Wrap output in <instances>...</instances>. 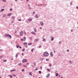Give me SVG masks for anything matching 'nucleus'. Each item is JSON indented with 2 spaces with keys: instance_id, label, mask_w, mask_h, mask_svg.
Instances as JSON below:
<instances>
[{
  "instance_id": "nucleus-1",
  "label": "nucleus",
  "mask_w": 78,
  "mask_h": 78,
  "mask_svg": "<svg viewBox=\"0 0 78 78\" xmlns=\"http://www.w3.org/2000/svg\"><path fill=\"white\" fill-rule=\"evenodd\" d=\"M43 55L44 56H48L49 55V53H48V52H45L44 53Z\"/></svg>"
},
{
  "instance_id": "nucleus-2",
  "label": "nucleus",
  "mask_w": 78,
  "mask_h": 78,
  "mask_svg": "<svg viewBox=\"0 0 78 78\" xmlns=\"http://www.w3.org/2000/svg\"><path fill=\"white\" fill-rule=\"evenodd\" d=\"M4 36L5 37H10V38H12V37L11 36V35L9 34H5L4 35Z\"/></svg>"
},
{
  "instance_id": "nucleus-3",
  "label": "nucleus",
  "mask_w": 78,
  "mask_h": 78,
  "mask_svg": "<svg viewBox=\"0 0 78 78\" xmlns=\"http://www.w3.org/2000/svg\"><path fill=\"white\" fill-rule=\"evenodd\" d=\"M27 59H23V62H27Z\"/></svg>"
},
{
  "instance_id": "nucleus-4",
  "label": "nucleus",
  "mask_w": 78,
  "mask_h": 78,
  "mask_svg": "<svg viewBox=\"0 0 78 78\" xmlns=\"http://www.w3.org/2000/svg\"><path fill=\"white\" fill-rule=\"evenodd\" d=\"M50 56H51V57H53V52H51L50 53Z\"/></svg>"
},
{
  "instance_id": "nucleus-5",
  "label": "nucleus",
  "mask_w": 78,
  "mask_h": 78,
  "mask_svg": "<svg viewBox=\"0 0 78 78\" xmlns=\"http://www.w3.org/2000/svg\"><path fill=\"white\" fill-rule=\"evenodd\" d=\"M30 33H31V34H36V33L34 32H30Z\"/></svg>"
},
{
  "instance_id": "nucleus-6",
  "label": "nucleus",
  "mask_w": 78,
  "mask_h": 78,
  "mask_svg": "<svg viewBox=\"0 0 78 78\" xmlns=\"http://www.w3.org/2000/svg\"><path fill=\"white\" fill-rule=\"evenodd\" d=\"M39 40V39L37 38L35 40L34 42H37V41H38Z\"/></svg>"
},
{
  "instance_id": "nucleus-7",
  "label": "nucleus",
  "mask_w": 78,
  "mask_h": 78,
  "mask_svg": "<svg viewBox=\"0 0 78 78\" xmlns=\"http://www.w3.org/2000/svg\"><path fill=\"white\" fill-rule=\"evenodd\" d=\"M16 69H11L10 70V72H14L16 71Z\"/></svg>"
},
{
  "instance_id": "nucleus-8",
  "label": "nucleus",
  "mask_w": 78,
  "mask_h": 78,
  "mask_svg": "<svg viewBox=\"0 0 78 78\" xmlns=\"http://www.w3.org/2000/svg\"><path fill=\"white\" fill-rule=\"evenodd\" d=\"M23 35V31H22L20 32V36H22Z\"/></svg>"
},
{
  "instance_id": "nucleus-9",
  "label": "nucleus",
  "mask_w": 78,
  "mask_h": 78,
  "mask_svg": "<svg viewBox=\"0 0 78 78\" xmlns=\"http://www.w3.org/2000/svg\"><path fill=\"white\" fill-rule=\"evenodd\" d=\"M4 10H5V9H2L1 10H0V12H3V11H4Z\"/></svg>"
},
{
  "instance_id": "nucleus-10",
  "label": "nucleus",
  "mask_w": 78,
  "mask_h": 78,
  "mask_svg": "<svg viewBox=\"0 0 78 78\" xmlns=\"http://www.w3.org/2000/svg\"><path fill=\"white\" fill-rule=\"evenodd\" d=\"M34 31H35V32H36V31H37V29H36V28H34Z\"/></svg>"
},
{
  "instance_id": "nucleus-11",
  "label": "nucleus",
  "mask_w": 78,
  "mask_h": 78,
  "mask_svg": "<svg viewBox=\"0 0 78 78\" xmlns=\"http://www.w3.org/2000/svg\"><path fill=\"white\" fill-rule=\"evenodd\" d=\"M40 24H41V25H43L44 23H43L42 22H40Z\"/></svg>"
},
{
  "instance_id": "nucleus-12",
  "label": "nucleus",
  "mask_w": 78,
  "mask_h": 78,
  "mask_svg": "<svg viewBox=\"0 0 78 78\" xmlns=\"http://www.w3.org/2000/svg\"><path fill=\"white\" fill-rule=\"evenodd\" d=\"M49 76H50V74H47V75L46 77H47V78H48Z\"/></svg>"
},
{
  "instance_id": "nucleus-13",
  "label": "nucleus",
  "mask_w": 78,
  "mask_h": 78,
  "mask_svg": "<svg viewBox=\"0 0 78 78\" xmlns=\"http://www.w3.org/2000/svg\"><path fill=\"white\" fill-rule=\"evenodd\" d=\"M17 57H18V53H17L16 55V58H17Z\"/></svg>"
},
{
  "instance_id": "nucleus-14",
  "label": "nucleus",
  "mask_w": 78,
  "mask_h": 78,
  "mask_svg": "<svg viewBox=\"0 0 78 78\" xmlns=\"http://www.w3.org/2000/svg\"><path fill=\"white\" fill-rule=\"evenodd\" d=\"M30 22V21H31V20H32V19H31V18H29L28 19V20Z\"/></svg>"
},
{
  "instance_id": "nucleus-15",
  "label": "nucleus",
  "mask_w": 78,
  "mask_h": 78,
  "mask_svg": "<svg viewBox=\"0 0 78 78\" xmlns=\"http://www.w3.org/2000/svg\"><path fill=\"white\" fill-rule=\"evenodd\" d=\"M35 17H36V18H39V17L37 16V14H36L35 15Z\"/></svg>"
},
{
  "instance_id": "nucleus-16",
  "label": "nucleus",
  "mask_w": 78,
  "mask_h": 78,
  "mask_svg": "<svg viewBox=\"0 0 78 78\" xmlns=\"http://www.w3.org/2000/svg\"><path fill=\"white\" fill-rule=\"evenodd\" d=\"M11 15V13H8L7 15L8 16H10Z\"/></svg>"
},
{
  "instance_id": "nucleus-17",
  "label": "nucleus",
  "mask_w": 78,
  "mask_h": 78,
  "mask_svg": "<svg viewBox=\"0 0 78 78\" xmlns=\"http://www.w3.org/2000/svg\"><path fill=\"white\" fill-rule=\"evenodd\" d=\"M32 45V43H29L28 44V45Z\"/></svg>"
},
{
  "instance_id": "nucleus-18",
  "label": "nucleus",
  "mask_w": 78,
  "mask_h": 78,
  "mask_svg": "<svg viewBox=\"0 0 78 78\" xmlns=\"http://www.w3.org/2000/svg\"><path fill=\"white\" fill-rule=\"evenodd\" d=\"M2 17H4V18H5L6 17V15L4 14L3 15V16H2Z\"/></svg>"
},
{
  "instance_id": "nucleus-19",
  "label": "nucleus",
  "mask_w": 78,
  "mask_h": 78,
  "mask_svg": "<svg viewBox=\"0 0 78 78\" xmlns=\"http://www.w3.org/2000/svg\"><path fill=\"white\" fill-rule=\"evenodd\" d=\"M54 40V37H52V38H51V41H53Z\"/></svg>"
},
{
  "instance_id": "nucleus-20",
  "label": "nucleus",
  "mask_w": 78,
  "mask_h": 78,
  "mask_svg": "<svg viewBox=\"0 0 78 78\" xmlns=\"http://www.w3.org/2000/svg\"><path fill=\"white\" fill-rule=\"evenodd\" d=\"M3 56V55H1V56H0V59H2V58Z\"/></svg>"
},
{
  "instance_id": "nucleus-21",
  "label": "nucleus",
  "mask_w": 78,
  "mask_h": 78,
  "mask_svg": "<svg viewBox=\"0 0 78 78\" xmlns=\"http://www.w3.org/2000/svg\"><path fill=\"white\" fill-rule=\"evenodd\" d=\"M12 19H15V17L14 16H13L12 17Z\"/></svg>"
},
{
  "instance_id": "nucleus-22",
  "label": "nucleus",
  "mask_w": 78,
  "mask_h": 78,
  "mask_svg": "<svg viewBox=\"0 0 78 78\" xmlns=\"http://www.w3.org/2000/svg\"><path fill=\"white\" fill-rule=\"evenodd\" d=\"M51 66H52V64H51V63H50L49 67H51Z\"/></svg>"
},
{
  "instance_id": "nucleus-23",
  "label": "nucleus",
  "mask_w": 78,
  "mask_h": 78,
  "mask_svg": "<svg viewBox=\"0 0 78 78\" xmlns=\"http://www.w3.org/2000/svg\"><path fill=\"white\" fill-rule=\"evenodd\" d=\"M44 58H41L40 59V60L41 61H43L44 60Z\"/></svg>"
},
{
  "instance_id": "nucleus-24",
  "label": "nucleus",
  "mask_w": 78,
  "mask_h": 78,
  "mask_svg": "<svg viewBox=\"0 0 78 78\" xmlns=\"http://www.w3.org/2000/svg\"><path fill=\"white\" fill-rule=\"evenodd\" d=\"M27 42H24L23 44V45H27Z\"/></svg>"
},
{
  "instance_id": "nucleus-25",
  "label": "nucleus",
  "mask_w": 78,
  "mask_h": 78,
  "mask_svg": "<svg viewBox=\"0 0 78 78\" xmlns=\"http://www.w3.org/2000/svg\"><path fill=\"white\" fill-rule=\"evenodd\" d=\"M47 70H48V71H49V72H50V69H47Z\"/></svg>"
},
{
  "instance_id": "nucleus-26",
  "label": "nucleus",
  "mask_w": 78,
  "mask_h": 78,
  "mask_svg": "<svg viewBox=\"0 0 78 78\" xmlns=\"http://www.w3.org/2000/svg\"><path fill=\"white\" fill-rule=\"evenodd\" d=\"M19 47H20L19 45H16V48H19Z\"/></svg>"
},
{
  "instance_id": "nucleus-27",
  "label": "nucleus",
  "mask_w": 78,
  "mask_h": 78,
  "mask_svg": "<svg viewBox=\"0 0 78 78\" xmlns=\"http://www.w3.org/2000/svg\"><path fill=\"white\" fill-rule=\"evenodd\" d=\"M38 73H39L40 74H41V73H42V72H41V71H39L38 72Z\"/></svg>"
},
{
  "instance_id": "nucleus-28",
  "label": "nucleus",
  "mask_w": 78,
  "mask_h": 78,
  "mask_svg": "<svg viewBox=\"0 0 78 78\" xmlns=\"http://www.w3.org/2000/svg\"><path fill=\"white\" fill-rule=\"evenodd\" d=\"M46 61H49V59H48V58H47L46 59Z\"/></svg>"
},
{
  "instance_id": "nucleus-29",
  "label": "nucleus",
  "mask_w": 78,
  "mask_h": 78,
  "mask_svg": "<svg viewBox=\"0 0 78 78\" xmlns=\"http://www.w3.org/2000/svg\"><path fill=\"white\" fill-rule=\"evenodd\" d=\"M20 41H24V40H23V38H21L20 39Z\"/></svg>"
},
{
  "instance_id": "nucleus-30",
  "label": "nucleus",
  "mask_w": 78,
  "mask_h": 78,
  "mask_svg": "<svg viewBox=\"0 0 78 78\" xmlns=\"http://www.w3.org/2000/svg\"><path fill=\"white\" fill-rule=\"evenodd\" d=\"M33 50H34V48H32L31 50V52H33Z\"/></svg>"
},
{
  "instance_id": "nucleus-31",
  "label": "nucleus",
  "mask_w": 78,
  "mask_h": 78,
  "mask_svg": "<svg viewBox=\"0 0 78 78\" xmlns=\"http://www.w3.org/2000/svg\"><path fill=\"white\" fill-rule=\"evenodd\" d=\"M12 76H16V75H15V74H12Z\"/></svg>"
},
{
  "instance_id": "nucleus-32",
  "label": "nucleus",
  "mask_w": 78,
  "mask_h": 78,
  "mask_svg": "<svg viewBox=\"0 0 78 78\" xmlns=\"http://www.w3.org/2000/svg\"><path fill=\"white\" fill-rule=\"evenodd\" d=\"M38 47L39 48H41V47H42V46H41V45H40Z\"/></svg>"
},
{
  "instance_id": "nucleus-33",
  "label": "nucleus",
  "mask_w": 78,
  "mask_h": 78,
  "mask_svg": "<svg viewBox=\"0 0 78 78\" xmlns=\"http://www.w3.org/2000/svg\"><path fill=\"white\" fill-rule=\"evenodd\" d=\"M56 76H58V73H57L56 74Z\"/></svg>"
},
{
  "instance_id": "nucleus-34",
  "label": "nucleus",
  "mask_w": 78,
  "mask_h": 78,
  "mask_svg": "<svg viewBox=\"0 0 78 78\" xmlns=\"http://www.w3.org/2000/svg\"><path fill=\"white\" fill-rule=\"evenodd\" d=\"M29 75H32V73H31V72H30L29 73Z\"/></svg>"
},
{
  "instance_id": "nucleus-35",
  "label": "nucleus",
  "mask_w": 78,
  "mask_h": 78,
  "mask_svg": "<svg viewBox=\"0 0 78 78\" xmlns=\"http://www.w3.org/2000/svg\"><path fill=\"white\" fill-rule=\"evenodd\" d=\"M23 66L24 67H27V66H26V65H24Z\"/></svg>"
},
{
  "instance_id": "nucleus-36",
  "label": "nucleus",
  "mask_w": 78,
  "mask_h": 78,
  "mask_svg": "<svg viewBox=\"0 0 78 78\" xmlns=\"http://www.w3.org/2000/svg\"><path fill=\"white\" fill-rule=\"evenodd\" d=\"M6 61H7V60H4V62H6Z\"/></svg>"
},
{
  "instance_id": "nucleus-37",
  "label": "nucleus",
  "mask_w": 78,
  "mask_h": 78,
  "mask_svg": "<svg viewBox=\"0 0 78 78\" xmlns=\"http://www.w3.org/2000/svg\"><path fill=\"white\" fill-rule=\"evenodd\" d=\"M23 39H25V40H26V37H23Z\"/></svg>"
},
{
  "instance_id": "nucleus-38",
  "label": "nucleus",
  "mask_w": 78,
  "mask_h": 78,
  "mask_svg": "<svg viewBox=\"0 0 78 78\" xmlns=\"http://www.w3.org/2000/svg\"><path fill=\"white\" fill-rule=\"evenodd\" d=\"M21 65H22V63H19V64H18V65H19V66H21Z\"/></svg>"
},
{
  "instance_id": "nucleus-39",
  "label": "nucleus",
  "mask_w": 78,
  "mask_h": 78,
  "mask_svg": "<svg viewBox=\"0 0 78 78\" xmlns=\"http://www.w3.org/2000/svg\"><path fill=\"white\" fill-rule=\"evenodd\" d=\"M45 41V39L44 38V39H43V41Z\"/></svg>"
},
{
  "instance_id": "nucleus-40",
  "label": "nucleus",
  "mask_w": 78,
  "mask_h": 78,
  "mask_svg": "<svg viewBox=\"0 0 78 78\" xmlns=\"http://www.w3.org/2000/svg\"><path fill=\"white\" fill-rule=\"evenodd\" d=\"M25 48H23L22 50V51H25Z\"/></svg>"
},
{
  "instance_id": "nucleus-41",
  "label": "nucleus",
  "mask_w": 78,
  "mask_h": 78,
  "mask_svg": "<svg viewBox=\"0 0 78 78\" xmlns=\"http://www.w3.org/2000/svg\"><path fill=\"white\" fill-rule=\"evenodd\" d=\"M34 66H36V62H34Z\"/></svg>"
},
{
  "instance_id": "nucleus-42",
  "label": "nucleus",
  "mask_w": 78,
  "mask_h": 78,
  "mask_svg": "<svg viewBox=\"0 0 78 78\" xmlns=\"http://www.w3.org/2000/svg\"><path fill=\"white\" fill-rule=\"evenodd\" d=\"M25 47H26V48H27V47H28V45H25Z\"/></svg>"
},
{
  "instance_id": "nucleus-43",
  "label": "nucleus",
  "mask_w": 78,
  "mask_h": 78,
  "mask_svg": "<svg viewBox=\"0 0 78 78\" xmlns=\"http://www.w3.org/2000/svg\"><path fill=\"white\" fill-rule=\"evenodd\" d=\"M10 11H12V9H10Z\"/></svg>"
},
{
  "instance_id": "nucleus-44",
  "label": "nucleus",
  "mask_w": 78,
  "mask_h": 78,
  "mask_svg": "<svg viewBox=\"0 0 78 78\" xmlns=\"http://www.w3.org/2000/svg\"><path fill=\"white\" fill-rule=\"evenodd\" d=\"M22 70L23 71V72H24L25 71V70L24 69H22Z\"/></svg>"
},
{
  "instance_id": "nucleus-45",
  "label": "nucleus",
  "mask_w": 78,
  "mask_h": 78,
  "mask_svg": "<svg viewBox=\"0 0 78 78\" xmlns=\"http://www.w3.org/2000/svg\"><path fill=\"white\" fill-rule=\"evenodd\" d=\"M70 5H72V2H71L70 3Z\"/></svg>"
},
{
  "instance_id": "nucleus-46",
  "label": "nucleus",
  "mask_w": 78,
  "mask_h": 78,
  "mask_svg": "<svg viewBox=\"0 0 78 78\" xmlns=\"http://www.w3.org/2000/svg\"><path fill=\"white\" fill-rule=\"evenodd\" d=\"M38 70V68H36V69H35V70Z\"/></svg>"
},
{
  "instance_id": "nucleus-47",
  "label": "nucleus",
  "mask_w": 78,
  "mask_h": 78,
  "mask_svg": "<svg viewBox=\"0 0 78 78\" xmlns=\"http://www.w3.org/2000/svg\"><path fill=\"white\" fill-rule=\"evenodd\" d=\"M69 64H71L72 63V61H70L69 62Z\"/></svg>"
},
{
  "instance_id": "nucleus-48",
  "label": "nucleus",
  "mask_w": 78,
  "mask_h": 78,
  "mask_svg": "<svg viewBox=\"0 0 78 78\" xmlns=\"http://www.w3.org/2000/svg\"><path fill=\"white\" fill-rule=\"evenodd\" d=\"M59 44H61V41H59Z\"/></svg>"
},
{
  "instance_id": "nucleus-49",
  "label": "nucleus",
  "mask_w": 78,
  "mask_h": 78,
  "mask_svg": "<svg viewBox=\"0 0 78 78\" xmlns=\"http://www.w3.org/2000/svg\"><path fill=\"white\" fill-rule=\"evenodd\" d=\"M29 9H32V8L31 7H29Z\"/></svg>"
},
{
  "instance_id": "nucleus-50",
  "label": "nucleus",
  "mask_w": 78,
  "mask_h": 78,
  "mask_svg": "<svg viewBox=\"0 0 78 78\" xmlns=\"http://www.w3.org/2000/svg\"><path fill=\"white\" fill-rule=\"evenodd\" d=\"M2 1L3 2H6V1H5V0H2Z\"/></svg>"
},
{
  "instance_id": "nucleus-51",
  "label": "nucleus",
  "mask_w": 78,
  "mask_h": 78,
  "mask_svg": "<svg viewBox=\"0 0 78 78\" xmlns=\"http://www.w3.org/2000/svg\"><path fill=\"white\" fill-rule=\"evenodd\" d=\"M18 20H19V21H21V20H21V19H18Z\"/></svg>"
},
{
  "instance_id": "nucleus-52",
  "label": "nucleus",
  "mask_w": 78,
  "mask_h": 78,
  "mask_svg": "<svg viewBox=\"0 0 78 78\" xmlns=\"http://www.w3.org/2000/svg\"><path fill=\"white\" fill-rule=\"evenodd\" d=\"M24 34H27V33H26V32H24Z\"/></svg>"
},
{
  "instance_id": "nucleus-53",
  "label": "nucleus",
  "mask_w": 78,
  "mask_h": 78,
  "mask_svg": "<svg viewBox=\"0 0 78 78\" xmlns=\"http://www.w3.org/2000/svg\"><path fill=\"white\" fill-rule=\"evenodd\" d=\"M40 29H41V30H42V27H40Z\"/></svg>"
},
{
  "instance_id": "nucleus-54",
  "label": "nucleus",
  "mask_w": 78,
  "mask_h": 78,
  "mask_svg": "<svg viewBox=\"0 0 78 78\" xmlns=\"http://www.w3.org/2000/svg\"><path fill=\"white\" fill-rule=\"evenodd\" d=\"M40 69H41V70H42V66H41V67H40Z\"/></svg>"
},
{
  "instance_id": "nucleus-55",
  "label": "nucleus",
  "mask_w": 78,
  "mask_h": 78,
  "mask_svg": "<svg viewBox=\"0 0 78 78\" xmlns=\"http://www.w3.org/2000/svg\"><path fill=\"white\" fill-rule=\"evenodd\" d=\"M28 6L29 7H30V4H29V5H28Z\"/></svg>"
},
{
  "instance_id": "nucleus-56",
  "label": "nucleus",
  "mask_w": 78,
  "mask_h": 78,
  "mask_svg": "<svg viewBox=\"0 0 78 78\" xmlns=\"http://www.w3.org/2000/svg\"><path fill=\"white\" fill-rule=\"evenodd\" d=\"M13 22H14V21L13 20L12 21V23H13Z\"/></svg>"
},
{
  "instance_id": "nucleus-57",
  "label": "nucleus",
  "mask_w": 78,
  "mask_h": 78,
  "mask_svg": "<svg viewBox=\"0 0 78 78\" xmlns=\"http://www.w3.org/2000/svg\"><path fill=\"white\" fill-rule=\"evenodd\" d=\"M29 64H30L29 63H27V65H29Z\"/></svg>"
},
{
  "instance_id": "nucleus-58",
  "label": "nucleus",
  "mask_w": 78,
  "mask_h": 78,
  "mask_svg": "<svg viewBox=\"0 0 78 78\" xmlns=\"http://www.w3.org/2000/svg\"><path fill=\"white\" fill-rule=\"evenodd\" d=\"M0 51H3V50H2V49H0Z\"/></svg>"
},
{
  "instance_id": "nucleus-59",
  "label": "nucleus",
  "mask_w": 78,
  "mask_h": 78,
  "mask_svg": "<svg viewBox=\"0 0 78 78\" xmlns=\"http://www.w3.org/2000/svg\"><path fill=\"white\" fill-rule=\"evenodd\" d=\"M20 48H22V47L20 46Z\"/></svg>"
},
{
  "instance_id": "nucleus-60",
  "label": "nucleus",
  "mask_w": 78,
  "mask_h": 78,
  "mask_svg": "<svg viewBox=\"0 0 78 78\" xmlns=\"http://www.w3.org/2000/svg\"><path fill=\"white\" fill-rule=\"evenodd\" d=\"M76 8H77V9H78V6L76 7Z\"/></svg>"
},
{
  "instance_id": "nucleus-61",
  "label": "nucleus",
  "mask_w": 78,
  "mask_h": 78,
  "mask_svg": "<svg viewBox=\"0 0 78 78\" xmlns=\"http://www.w3.org/2000/svg\"><path fill=\"white\" fill-rule=\"evenodd\" d=\"M34 66H32V67H34Z\"/></svg>"
},
{
  "instance_id": "nucleus-62",
  "label": "nucleus",
  "mask_w": 78,
  "mask_h": 78,
  "mask_svg": "<svg viewBox=\"0 0 78 78\" xmlns=\"http://www.w3.org/2000/svg\"><path fill=\"white\" fill-rule=\"evenodd\" d=\"M67 51L68 52H69V49L67 50Z\"/></svg>"
},
{
  "instance_id": "nucleus-63",
  "label": "nucleus",
  "mask_w": 78,
  "mask_h": 78,
  "mask_svg": "<svg viewBox=\"0 0 78 78\" xmlns=\"http://www.w3.org/2000/svg\"><path fill=\"white\" fill-rule=\"evenodd\" d=\"M16 2H17V0H15Z\"/></svg>"
},
{
  "instance_id": "nucleus-64",
  "label": "nucleus",
  "mask_w": 78,
  "mask_h": 78,
  "mask_svg": "<svg viewBox=\"0 0 78 78\" xmlns=\"http://www.w3.org/2000/svg\"><path fill=\"white\" fill-rule=\"evenodd\" d=\"M22 55H23V53H22Z\"/></svg>"
}]
</instances>
